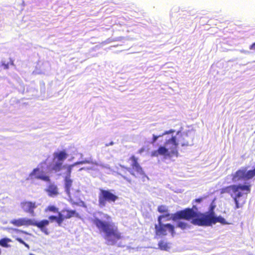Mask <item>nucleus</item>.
I'll return each mask as SVG.
<instances>
[{
    "instance_id": "nucleus-14",
    "label": "nucleus",
    "mask_w": 255,
    "mask_h": 255,
    "mask_svg": "<svg viewBox=\"0 0 255 255\" xmlns=\"http://www.w3.org/2000/svg\"><path fill=\"white\" fill-rule=\"evenodd\" d=\"M246 168H244L238 170L235 173L232 174L233 181L237 182L242 180H246Z\"/></svg>"
},
{
    "instance_id": "nucleus-28",
    "label": "nucleus",
    "mask_w": 255,
    "mask_h": 255,
    "mask_svg": "<svg viewBox=\"0 0 255 255\" xmlns=\"http://www.w3.org/2000/svg\"><path fill=\"white\" fill-rule=\"evenodd\" d=\"M170 216V214L169 213H167V214H166L165 215H160L159 216H158V224L157 225H160V224H162L163 223H162V221H161V220L164 217H169Z\"/></svg>"
},
{
    "instance_id": "nucleus-9",
    "label": "nucleus",
    "mask_w": 255,
    "mask_h": 255,
    "mask_svg": "<svg viewBox=\"0 0 255 255\" xmlns=\"http://www.w3.org/2000/svg\"><path fill=\"white\" fill-rule=\"evenodd\" d=\"M176 136L179 145H181L182 146H189L190 142L193 140V137L186 132L182 133L178 132Z\"/></svg>"
},
{
    "instance_id": "nucleus-3",
    "label": "nucleus",
    "mask_w": 255,
    "mask_h": 255,
    "mask_svg": "<svg viewBox=\"0 0 255 255\" xmlns=\"http://www.w3.org/2000/svg\"><path fill=\"white\" fill-rule=\"evenodd\" d=\"M251 192V185H243V184H234L227 187H225L220 189V193H228L233 198L236 204L235 209H238L242 206L245 201L242 200L241 198L243 197L244 194L247 195Z\"/></svg>"
},
{
    "instance_id": "nucleus-16",
    "label": "nucleus",
    "mask_w": 255,
    "mask_h": 255,
    "mask_svg": "<svg viewBox=\"0 0 255 255\" xmlns=\"http://www.w3.org/2000/svg\"><path fill=\"white\" fill-rule=\"evenodd\" d=\"M45 191L50 197L55 196L59 194L57 186L54 184H49Z\"/></svg>"
},
{
    "instance_id": "nucleus-6",
    "label": "nucleus",
    "mask_w": 255,
    "mask_h": 255,
    "mask_svg": "<svg viewBox=\"0 0 255 255\" xmlns=\"http://www.w3.org/2000/svg\"><path fill=\"white\" fill-rule=\"evenodd\" d=\"M155 232L158 236H166L168 232L170 233L172 236L175 234L174 227L171 224H162L160 225H155Z\"/></svg>"
},
{
    "instance_id": "nucleus-15",
    "label": "nucleus",
    "mask_w": 255,
    "mask_h": 255,
    "mask_svg": "<svg viewBox=\"0 0 255 255\" xmlns=\"http://www.w3.org/2000/svg\"><path fill=\"white\" fill-rule=\"evenodd\" d=\"M151 155L153 156H158V155H165L167 156H172L168 149L165 146H160L157 150L152 152Z\"/></svg>"
},
{
    "instance_id": "nucleus-21",
    "label": "nucleus",
    "mask_w": 255,
    "mask_h": 255,
    "mask_svg": "<svg viewBox=\"0 0 255 255\" xmlns=\"http://www.w3.org/2000/svg\"><path fill=\"white\" fill-rule=\"evenodd\" d=\"M68 166H63V162L58 161L56 162L52 166V169L55 172H59L63 168H66Z\"/></svg>"
},
{
    "instance_id": "nucleus-8",
    "label": "nucleus",
    "mask_w": 255,
    "mask_h": 255,
    "mask_svg": "<svg viewBox=\"0 0 255 255\" xmlns=\"http://www.w3.org/2000/svg\"><path fill=\"white\" fill-rule=\"evenodd\" d=\"M84 163H85L84 161H81L80 162H77V163H75L73 164H71V165H68V166L67 167V171H66L67 175L65 178L64 181H65V190L68 194H70V190H71V188L72 186L73 181L70 178V176H71V173L73 167L75 165H76L77 164H79V163L82 164Z\"/></svg>"
},
{
    "instance_id": "nucleus-34",
    "label": "nucleus",
    "mask_w": 255,
    "mask_h": 255,
    "mask_svg": "<svg viewBox=\"0 0 255 255\" xmlns=\"http://www.w3.org/2000/svg\"><path fill=\"white\" fill-rule=\"evenodd\" d=\"M26 248H27V249H30V247L29 246L26 244V243L23 245Z\"/></svg>"
},
{
    "instance_id": "nucleus-12",
    "label": "nucleus",
    "mask_w": 255,
    "mask_h": 255,
    "mask_svg": "<svg viewBox=\"0 0 255 255\" xmlns=\"http://www.w3.org/2000/svg\"><path fill=\"white\" fill-rule=\"evenodd\" d=\"M49 224V221L48 220H42L40 221L37 222L34 220L31 221V226H33L37 227L40 231L44 233L45 235H48L49 232L46 228Z\"/></svg>"
},
{
    "instance_id": "nucleus-33",
    "label": "nucleus",
    "mask_w": 255,
    "mask_h": 255,
    "mask_svg": "<svg viewBox=\"0 0 255 255\" xmlns=\"http://www.w3.org/2000/svg\"><path fill=\"white\" fill-rule=\"evenodd\" d=\"M104 217L108 220H109L111 219V217L109 215H108V214L105 215Z\"/></svg>"
},
{
    "instance_id": "nucleus-24",
    "label": "nucleus",
    "mask_w": 255,
    "mask_h": 255,
    "mask_svg": "<svg viewBox=\"0 0 255 255\" xmlns=\"http://www.w3.org/2000/svg\"><path fill=\"white\" fill-rule=\"evenodd\" d=\"M57 207L54 205H49L44 210L45 212H51L53 213H58L59 212Z\"/></svg>"
},
{
    "instance_id": "nucleus-18",
    "label": "nucleus",
    "mask_w": 255,
    "mask_h": 255,
    "mask_svg": "<svg viewBox=\"0 0 255 255\" xmlns=\"http://www.w3.org/2000/svg\"><path fill=\"white\" fill-rule=\"evenodd\" d=\"M62 212H66V214L65 215H62L63 222L65 219H70L74 216L78 217L79 215L75 210L63 209L62 210Z\"/></svg>"
},
{
    "instance_id": "nucleus-26",
    "label": "nucleus",
    "mask_w": 255,
    "mask_h": 255,
    "mask_svg": "<svg viewBox=\"0 0 255 255\" xmlns=\"http://www.w3.org/2000/svg\"><path fill=\"white\" fill-rule=\"evenodd\" d=\"M157 211L160 213H168V209L165 205H160L158 207Z\"/></svg>"
},
{
    "instance_id": "nucleus-17",
    "label": "nucleus",
    "mask_w": 255,
    "mask_h": 255,
    "mask_svg": "<svg viewBox=\"0 0 255 255\" xmlns=\"http://www.w3.org/2000/svg\"><path fill=\"white\" fill-rule=\"evenodd\" d=\"M48 219L49 222L55 221L59 226H61L63 223L62 214L61 212H58L57 216L54 215L49 216Z\"/></svg>"
},
{
    "instance_id": "nucleus-22",
    "label": "nucleus",
    "mask_w": 255,
    "mask_h": 255,
    "mask_svg": "<svg viewBox=\"0 0 255 255\" xmlns=\"http://www.w3.org/2000/svg\"><path fill=\"white\" fill-rule=\"evenodd\" d=\"M158 248L162 251H167L169 248V243L165 242L164 240H161L158 244Z\"/></svg>"
},
{
    "instance_id": "nucleus-10",
    "label": "nucleus",
    "mask_w": 255,
    "mask_h": 255,
    "mask_svg": "<svg viewBox=\"0 0 255 255\" xmlns=\"http://www.w3.org/2000/svg\"><path fill=\"white\" fill-rule=\"evenodd\" d=\"M20 207L24 212L34 216V210L37 208V204L35 202L24 201L20 203Z\"/></svg>"
},
{
    "instance_id": "nucleus-29",
    "label": "nucleus",
    "mask_w": 255,
    "mask_h": 255,
    "mask_svg": "<svg viewBox=\"0 0 255 255\" xmlns=\"http://www.w3.org/2000/svg\"><path fill=\"white\" fill-rule=\"evenodd\" d=\"M15 239H16V240L17 241H18V242L19 243H20V244H22L24 245V244L25 243V242H24V241L22 240V239H21V238H16Z\"/></svg>"
},
{
    "instance_id": "nucleus-35",
    "label": "nucleus",
    "mask_w": 255,
    "mask_h": 255,
    "mask_svg": "<svg viewBox=\"0 0 255 255\" xmlns=\"http://www.w3.org/2000/svg\"><path fill=\"white\" fill-rule=\"evenodd\" d=\"M124 178L125 179L127 180L128 181H129V182H130V180H128V179L126 177H124Z\"/></svg>"
},
{
    "instance_id": "nucleus-25",
    "label": "nucleus",
    "mask_w": 255,
    "mask_h": 255,
    "mask_svg": "<svg viewBox=\"0 0 255 255\" xmlns=\"http://www.w3.org/2000/svg\"><path fill=\"white\" fill-rule=\"evenodd\" d=\"M254 176H255V168L253 170L246 171V180L250 179Z\"/></svg>"
},
{
    "instance_id": "nucleus-1",
    "label": "nucleus",
    "mask_w": 255,
    "mask_h": 255,
    "mask_svg": "<svg viewBox=\"0 0 255 255\" xmlns=\"http://www.w3.org/2000/svg\"><path fill=\"white\" fill-rule=\"evenodd\" d=\"M213 209L214 207H212L209 212L201 213L198 211L196 205H193L191 208H186L172 214V219L173 221L181 219L191 220L192 224L198 226H210L218 222L223 225L228 224L223 217H216Z\"/></svg>"
},
{
    "instance_id": "nucleus-4",
    "label": "nucleus",
    "mask_w": 255,
    "mask_h": 255,
    "mask_svg": "<svg viewBox=\"0 0 255 255\" xmlns=\"http://www.w3.org/2000/svg\"><path fill=\"white\" fill-rule=\"evenodd\" d=\"M99 191L98 204L100 208L105 207L107 203H115L119 199L118 196L111 190L101 188Z\"/></svg>"
},
{
    "instance_id": "nucleus-2",
    "label": "nucleus",
    "mask_w": 255,
    "mask_h": 255,
    "mask_svg": "<svg viewBox=\"0 0 255 255\" xmlns=\"http://www.w3.org/2000/svg\"><path fill=\"white\" fill-rule=\"evenodd\" d=\"M93 223L100 231L104 233V238L109 244L114 245L118 241L122 239V233L113 222H106L95 218L93 220Z\"/></svg>"
},
{
    "instance_id": "nucleus-11",
    "label": "nucleus",
    "mask_w": 255,
    "mask_h": 255,
    "mask_svg": "<svg viewBox=\"0 0 255 255\" xmlns=\"http://www.w3.org/2000/svg\"><path fill=\"white\" fill-rule=\"evenodd\" d=\"M29 176L31 178L40 179L48 182L50 181L49 177L45 174L44 171L38 167L34 168L29 174Z\"/></svg>"
},
{
    "instance_id": "nucleus-36",
    "label": "nucleus",
    "mask_w": 255,
    "mask_h": 255,
    "mask_svg": "<svg viewBox=\"0 0 255 255\" xmlns=\"http://www.w3.org/2000/svg\"><path fill=\"white\" fill-rule=\"evenodd\" d=\"M254 133H255V131H254Z\"/></svg>"
},
{
    "instance_id": "nucleus-20",
    "label": "nucleus",
    "mask_w": 255,
    "mask_h": 255,
    "mask_svg": "<svg viewBox=\"0 0 255 255\" xmlns=\"http://www.w3.org/2000/svg\"><path fill=\"white\" fill-rule=\"evenodd\" d=\"M12 242V240L8 238H3L0 239V246L4 248H9L11 247L10 243Z\"/></svg>"
},
{
    "instance_id": "nucleus-19",
    "label": "nucleus",
    "mask_w": 255,
    "mask_h": 255,
    "mask_svg": "<svg viewBox=\"0 0 255 255\" xmlns=\"http://www.w3.org/2000/svg\"><path fill=\"white\" fill-rule=\"evenodd\" d=\"M54 160L57 159L58 161L63 162L68 156L65 151L62 150L60 152H55L53 154Z\"/></svg>"
},
{
    "instance_id": "nucleus-13",
    "label": "nucleus",
    "mask_w": 255,
    "mask_h": 255,
    "mask_svg": "<svg viewBox=\"0 0 255 255\" xmlns=\"http://www.w3.org/2000/svg\"><path fill=\"white\" fill-rule=\"evenodd\" d=\"M32 219L27 218H18L17 219H13L10 221V223L16 227H20L22 226H31Z\"/></svg>"
},
{
    "instance_id": "nucleus-31",
    "label": "nucleus",
    "mask_w": 255,
    "mask_h": 255,
    "mask_svg": "<svg viewBox=\"0 0 255 255\" xmlns=\"http://www.w3.org/2000/svg\"><path fill=\"white\" fill-rule=\"evenodd\" d=\"M2 66L3 67V68L4 69H7L8 68H9V65H8V63H2Z\"/></svg>"
},
{
    "instance_id": "nucleus-30",
    "label": "nucleus",
    "mask_w": 255,
    "mask_h": 255,
    "mask_svg": "<svg viewBox=\"0 0 255 255\" xmlns=\"http://www.w3.org/2000/svg\"><path fill=\"white\" fill-rule=\"evenodd\" d=\"M203 198L201 197V198H197V199H195L193 202H196V203H200L202 202V201L203 200Z\"/></svg>"
},
{
    "instance_id": "nucleus-32",
    "label": "nucleus",
    "mask_w": 255,
    "mask_h": 255,
    "mask_svg": "<svg viewBox=\"0 0 255 255\" xmlns=\"http://www.w3.org/2000/svg\"><path fill=\"white\" fill-rule=\"evenodd\" d=\"M250 49L255 50V42L250 46Z\"/></svg>"
},
{
    "instance_id": "nucleus-7",
    "label": "nucleus",
    "mask_w": 255,
    "mask_h": 255,
    "mask_svg": "<svg viewBox=\"0 0 255 255\" xmlns=\"http://www.w3.org/2000/svg\"><path fill=\"white\" fill-rule=\"evenodd\" d=\"M165 145L172 156L176 157L178 156V146L179 143L176 140V136H172L171 137L167 139L165 142Z\"/></svg>"
},
{
    "instance_id": "nucleus-5",
    "label": "nucleus",
    "mask_w": 255,
    "mask_h": 255,
    "mask_svg": "<svg viewBox=\"0 0 255 255\" xmlns=\"http://www.w3.org/2000/svg\"><path fill=\"white\" fill-rule=\"evenodd\" d=\"M128 160L131 161L130 167H125L124 166H121L122 168L127 169L132 175L135 177L145 175L143 168L138 162L137 157L132 155L129 158Z\"/></svg>"
},
{
    "instance_id": "nucleus-27",
    "label": "nucleus",
    "mask_w": 255,
    "mask_h": 255,
    "mask_svg": "<svg viewBox=\"0 0 255 255\" xmlns=\"http://www.w3.org/2000/svg\"><path fill=\"white\" fill-rule=\"evenodd\" d=\"M188 225L187 223L182 222V221H180V222H178V223L177 224V227L178 228H180L182 230H184V229H186L188 227Z\"/></svg>"
},
{
    "instance_id": "nucleus-23",
    "label": "nucleus",
    "mask_w": 255,
    "mask_h": 255,
    "mask_svg": "<svg viewBox=\"0 0 255 255\" xmlns=\"http://www.w3.org/2000/svg\"><path fill=\"white\" fill-rule=\"evenodd\" d=\"M174 132V130L170 129V130H168V131H165L162 134H160L159 135H156L153 134V136H152V141H151V143L152 144H154L159 137H161V136H163L164 135H165V134H169V133H173Z\"/></svg>"
}]
</instances>
